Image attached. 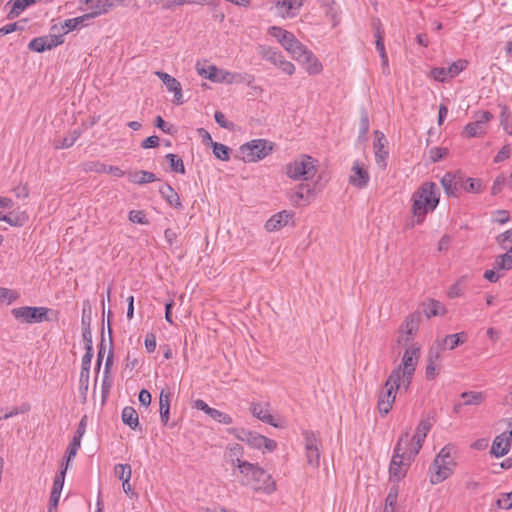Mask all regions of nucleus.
Returning a JSON list of instances; mask_svg holds the SVG:
<instances>
[{
    "label": "nucleus",
    "instance_id": "f257e3e1",
    "mask_svg": "<svg viewBox=\"0 0 512 512\" xmlns=\"http://www.w3.org/2000/svg\"><path fill=\"white\" fill-rule=\"evenodd\" d=\"M440 201V192L434 182H424L412 194L411 212L414 219L410 227L424 222L426 215L433 212Z\"/></svg>",
    "mask_w": 512,
    "mask_h": 512
},
{
    "label": "nucleus",
    "instance_id": "f03ea898",
    "mask_svg": "<svg viewBox=\"0 0 512 512\" xmlns=\"http://www.w3.org/2000/svg\"><path fill=\"white\" fill-rule=\"evenodd\" d=\"M408 431L403 433L398 439L392 459L389 464V476L390 480L398 483L407 474L410 463L414 460L416 455H409V448L403 447V444H407Z\"/></svg>",
    "mask_w": 512,
    "mask_h": 512
},
{
    "label": "nucleus",
    "instance_id": "7ed1b4c3",
    "mask_svg": "<svg viewBox=\"0 0 512 512\" xmlns=\"http://www.w3.org/2000/svg\"><path fill=\"white\" fill-rule=\"evenodd\" d=\"M420 358V349L414 345L405 349L401 363L394 368L390 375L404 383V391L407 392L412 383L418 360Z\"/></svg>",
    "mask_w": 512,
    "mask_h": 512
},
{
    "label": "nucleus",
    "instance_id": "20e7f679",
    "mask_svg": "<svg viewBox=\"0 0 512 512\" xmlns=\"http://www.w3.org/2000/svg\"><path fill=\"white\" fill-rule=\"evenodd\" d=\"M80 444H81V439L79 438V436H73V439L70 442V444L66 450L65 466L55 476L54 481H53L52 491H51L50 500H49L48 512H56V510H57L60 495H61L63 485H64L66 471L68 469L70 462L76 456L77 451L80 447Z\"/></svg>",
    "mask_w": 512,
    "mask_h": 512
},
{
    "label": "nucleus",
    "instance_id": "39448f33",
    "mask_svg": "<svg viewBox=\"0 0 512 512\" xmlns=\"http://www.w3.org/2000/svg\"><path fill=\"white\" fill-rule=\"evenodd\" d=\"M317 172V160L313 157L301 154L285 166V174L292 180H309Z\"/></svg>",
    "mask_w": 512,
    "mask_h": 512
},
{
    "label": "nucleus",
    "instance_id": "423d86ee",
    "mask_svg": "<svg viewBox=\"0 0 512 512\" xmlns=\"http://www.w3.org/2000/svg\"><path fill=\"white\" fill-rule=\"evenodd\" d=\"M244 473L246 484L251 485L254 491L271 494L276 491V483L258 464L251 463L250 468Z\"/></svg>",
    "mask_w": 512,
    "mask_h": 512
},
{
    "label": "nucleus",
    "instance_id": "0eeeda50",
    "mask_svg": "<svg viewBox=\"0 0 512 512\" xmlns=\"http://www.w3.org/2000/svg\"><path fill=\"white\" fill-rule=\"evenodd\" d=\"M399 390H404V383L397 380L395 375H389L378 395L377 407L381 415L385 416L390 412Z\"/></svg>",
    "mask_w": 512,
    "mask_h": 512
},
{
    "label": "nucleus",
    "instance_id": "6e6552de",
    "mask_svg": "<svg viewBox=\"0 0 512 512\" xmlns=\"http://www.w3.org/2000/svg\"><path fill=\"white\" fill-rule=\"evenodd\" d=\"M455 462L446 448L441 449L431 465L430 482L438 484L449 478L453 473Z\"/></svg>",
    "mask_w": 512,
    "mask_h": 512
},
{
    "label": "nucleus",
    "instance_id": "1a4fd4ad",
    "mask_svg": "<svg viewBox=\"0 0 512 512\" xmlns=\"http://www.w3.org/2000/svg\"><path fill=\"white\" fill-rule=\"evenodd\" d=\"M273 150L272 143L266 139L251 140L240 146L239 152L244 162H257L268 156Z\"/></svg>",
    "mask_w": 512,
    "mask_h": 512
},
{
    "label": "nucleus",
    "instance_id": "9d476101",
    "mask_svg": "<svg viewBox=\"0 0 512 512\" xmlns=\"http://www.w3.org/2000/svg\"><path fill=\"white\" fill-rule=\"evenodd\" d=\"M271 34L278 39L282 47L290 53L295 60L299 59L307 50L306 46L297 40L291 32L278 27H272Z\"/></svg>",
    "mask_w": 512,
    "mask_h": 512
},
{
    "label": "nucleus",
    "instance_id": "9b49d317",
    "mask_svg": "<svg viewBox=\"0 0 512 512\" xmlns=\"http://www.w3.org/2000/svg\"><path fill=\"white\" fill-rule=\"evenodd\" d=\"M271 34L278 39L282 47L290 53L295 60L299 59L307 50L306 46L297 40L291 32L278 27H272Z\"/></svg>",
    "mask_w": 512,
    "mask_h": 512
},
{
    "label": "nucleus",
    "instance_id": "f8f14e48",
    "mask_svg": "<svg viewBox=\"0 0 512 512\" xmlns=\"http://www.w3.org/2000/svg\"><path fill=\"white\" fill-rule=\"evenodd\" d=\"M271 34L278 39L282 47L290 53L295 60L299 59L307 50L306 46L297 40L291 32L278 27H272Z\"/></svg>",
    "mask_w": 512,
    "mask_h": 512
},
{
    "label": "nucleus",
    "instance_id": "ddd939ff",
    "mask_svg": "<svg viewBox=\"0 0 512 512\" xmlns=\"http://www.w3.org/2000/svg\"><path fill=\"white\" fill-rule=\"evenodd\" d=\"M212 70L217 74H211L209 76V80L216 83H242L245 82L248 86L252 87V89L262 92V88L260 86H252L254 82V76L251 74H241V73H232L228 70L219 69L216 66H212Z\"/></svg>",
    "mask_w": 512,
    "mask_h": 512
},
{
    "label": "nucleus",
    "instance_id": "4468645a",
    "mask_svg": "<svg viewBox=\"0 0 512 512\" xmlns=\"http://www.w3.org/2000/svg\"><path fill=\"white\" fill-rule=\"evenodd\" d=\"M49 311L50 309L47 307L22 306L13 308L11 314L21 323L32 324L48 321L47 314Z\"/></svg>",
    "mask_w": 512,
    "mask_h": 512
},
{
    "label": "nucleus",
    "instance_id": "2eb2a0df",
    "mask_svg": "<svg viewBox=\"0 0 512 512\" xmlns=\"http://www.w3.org/2000/svg\"><path fill=\"white\" fill-rule=\"evenodd\" d=\"M304 447L307 464L313 468L320 465V440L313 431H304Z\"/></svg>",
    "mask_w": 512,
    "mask_h": 512
},
{
    "label": "nucleus",
    "instance_id": "dca6fc26",
    "mask_svg": "<svg viewBox=\"0 0 512 512\" xmlns=\"http://www.w3.org/2000/svg\"><path fill=\"white\" fill-rule=\"evenodd\" d=\"M260 54L263 59L271 62L274 66L280 69L287 75H293L295 72V66L292 62L285 59L280 51H277L271 47H261Z\"/></svg>",
    "mask_w": 512,
    "mask_h": 512
},
{
    "label": "nucleus",
    "instance_id": "f3484780",
    "mask_svg": "<svg viewBox=\"0 0 512 512\" xmlns=\"http://www.w3.org/2000/svg\"><path fill=\"white\" fill-rule=\"evenodd\" d=\"M493 118L489 111H481L475 114V120L466 124L463 130L465 137H481L486 133V124Z\"/></svg>",
    "mask_w": 512,
    "mask_h": 512
},
{
    "label": "nucleus",
    "instance_id": "a211bd4d",
    "mask_svg": "<svg viewBox=\"0 0 512 512\" xmlns=\"http://www.w3.org/2000/svg\"><path fill=\"white\" fill-rule=\"evenodd\" d=\"M420 317L417 314L409 315L402 323L397 338L398 344L407 345L415 337L419 327Z\"/></svg>",
    "mask_w": 512,
    "mask_h": 512
},
{
    "label": "nucleus",
    "instance_id": "6ab92c4d",
    "mask_svg": "<svg viewBox=\"0 0 512 512\" xmlns=\"http://www.w3.org/2000/svg\"><path fill=\"white\" fill-rule=\"evenodd\" d=\"M64 42L63 35H44L40 37L33 38L29 44L28 48L31 51H35L38 53H42L46 50H50L61 45Z\"/></svg>",
    "mask_w": 512,
    "mask_h": 512
},
{
    "label": "nucleus",
    "instance_id": "aec40b11",
    "mask_svg": "<svg viewBox=\"0 0 512 512\" xmlns=\"http://www.w3.org/2000/svg\"><path fill=\"white\" fill-rule=\"evenodd\" d=\"M432 421L429 418L422 419L417 428L415 434L411 437V448H409V455H417L422 448L428 432L432 428Z\"/></svg>",
    "mask_w": 512,
    "mask_h": 512
},
{
    "label": "nucleus",
    "instance_id": "412c9836",
    "mask_svg": "<svg viewBox=\"0 0 512 512\" xmlns=\"http://www.w3.org/2000/svg\"><path fill=\"white\" fill-rule=\"evenodd\" d=\"M246 435V442L255 449H265L269 452L274 451L277 448L276 441L267 438L261 434L251 431H242Z\"/></svg>",
    "mask_w": 512,
    "mask_h": 512
},
{
    "label": "nucleus",
    "instance_id": "4be33fe9",
    "mask_svg": "<svg viewBox=\"0 0 512 512\" xmlns=\"http://www.w3.org/2000/svg\"><path fill=\"white\" fill-rule=\"evenodd\" d=\"M193 407L198 410L203 411L204 413H206L208 416H210L214 421H216L218 423H221L224 425H230L233 423V419L229 414L222 412L220 410H217L215 408L209 407L208 404L202 399L195 400Z\"/></svg>",
    "mask_w": 512,
    "mask_h": 512
},
{
    "label": "nucleus",
    "instance_id": "5701e85b",
    "mask_svg": "<svg viewBox=\"0 0 512 512\" xmlns=\"http://www.w3.org/2000/svg\"><path fill=\"white\" fill-rule=\"evenodd\" d=\"M296 61L304 67L305 71L309 75H318L323 70L322 63L314 55V53L309 49H307L303 53V55H301V57L299 59H297Z\"/></svg>",
    "mask_w": 512,
    "mask_h": 512
},
{
    "label": "nucleus",
    "instance_id": "b1692460",
    "mask_svg": "<svg viewBox=\"0 0 512 512\" xmlns=\"http://www.w3.org/2000/svg\"><path fill=\"white\" fill-rule=\"evenodd\" d=\"M375 161L376 164L381 168L385 169L387 166L386 160L388 157V150L386 149V139L382 132L375 131Z\"/></svg>",
    "mask_w": 512,
    "mask_h": 512
},
{
    "label": "nucleus",
    "instance_id": "393cba45",
    "mask_svg": "<svg viewBox=\"0 0 512 512\" xmlns=\"http://www.w3.org/2000/svg\"><path fill=\"white\" fill-rule=\"evenodd\" d=\"M250 411L254 417L263 421L264 423L272 425L273 427H279V425L275 422V418L270 413L269 404L253 402L250 405Z\"/></svg>",
    "mask_w": 512,
    "mask_h": 512
},
{
    "label": "nucleus",
    "instance_id": "a878e982",
    "mask_svg": "<svg viewBox=\"0 0 512 512\" xmlns=\"http://www.w3.org/2000/svg\"><path fill=\"white\" fill-rule=\"evenodd\" d=\"M293 218V213L288 212L287 210H283L274 214L271 218H269L265 223V229L268 232H274L280 230L285 227L289 221Z\"/></svg>",
    "mask_w": 512,
    "mask_h": 512
},
{
    "label": "nucleus",
    "instance_id": "bb28decb",
    "mask_svg": "<svg viewBox=\"0 0 512 512\" xmlns=\"http://www.w3.org/2000/svg\"><path fill=\"white\" fill-rule=\"evenodd\" d=\"M511 443L512 437H510L507 432H503L493 440L491 454L497 458L506 455L510 450Z\"/></svg>",
    "mask_w": 512,
    "mask_h": 512
},
{
    "label": "nucleus",
    "instance_id": "cd10ccee",
    "mask_svg": "<svg viewBox=\"0 0 512 512\" xmlns=\"http://www.w3.org/2000/svg\"><path fill=\"white\" fill-rule=\"evenodd\" d=\"M370 176L366 169L355 162L352 167V174L350 175V183L357 188H365L368 185Z\"/></svg>",
    "mask_w": 512,
    "mask_h": 512
},
{
    "label": "nucleus",
    "instance_id": "c85d7f7f",
    "mask_svg": "<svg viewBox=\"0 0 512 512\" xmlns=\"http://www.w3.org/2000/svg\"><path fill=\"white\" fill-rule=\"evenodd\" d=\"M304 0H278L276 7L282 16H294L295 11L303 5Z\"/></svg>",
    "mask_w": 512,
    "mask_h": 512
},
{
    "label": "nucleus",
    "instance_id": "c756f323",
    "mask_svg": "<svg viewBox=\"0 0 512 512\" xmlns=\"http://www.w3.org/2000/svg\"><path fill=\"white\" fill-rule=\"evenodd\" d=\"M456 181V178H455V175L452 174V172H448L446 174L443 175V177L441 178V185L444 189V192L445 194L448 196V197H459L460 193H458V189H457V182Z\"/></svg>",
    "mask_w": 512,
    "mask_h": 512
},
{
    "label": "nucleus",
    "instance_id": "7c9ffc66",
    "mask_svg": "<svg viewBox=\"0 0 512 512\" xmlns=\"http://www.w3.org/2000/svg\"><path fill=\"white\" fill-rule=\"evenodd\" d=\"M155 4L162 3V7L164 9H172L176 6H183L186 4L193 5H209L211 4L210 0H151Z\"/></svg>",
    "mask_w": 512,
    "mask_h": 512
},
{
    "label": "nucleus",
    "instance_id": "2f4dec72",
    "mask_svg": "<svg viewBox=\"0 0 512 512\" xmlns=\"http://www.w3.org/2000/svg\"><path fill=\"white\" fill-rule=\"evenodd\" d=\"M121 419L125 425L129 426L133 430H136L139 427L138 413L131 406H126L123 408Z\"/></svg>",
    "mask_w": 512,
    "mask_h": 512
},
{
    "label": "nucleus",
    "instance_id": "473e14b6",
    "mask_svg": "<svg viewBox=\"0 0 512 512\" xmlns=\"http://www.w3.org/2000/svg\"><path fill=\"white\" fill-rule=\"evenodd\" d=\"M159 192L171 206L182 209L179 195L170 185L166 184L160 187Z\"/></svg>",
    "mask_w": 512,
    "mask_h": 512
},
{
    "label": "nucleus",
    "instance_id": "72a5a7b5",
    "mask_svg": "<svg viewBox=\"0 0 512 512\" xmlns=\"http://www.w3.org/2000/svg\"><path fill=\"white\" fill-rule=\"evenodd\" d=\"M159 412L161 422L163 425H167L170 414V395L165 393L164 390L161 391L159 396Z\"/></svg>",
    "mask_w": 512,
    "mask_h": 512
},
{
    "label": "nucleus",
    "instance_id": "f704fd0d",
    "mask_svg": "<svg viewBox=\"0 0 512 512\" xmlns=\"http://www.w3.org/2000/svg\"><path fill=\"white\" fill-rule=\"evenodd\" d=\"M424 313L428 318L439 315L442 316L446 313V308L441 302L435 299H429L425 304Z\"/></svg>",
    "mask_w": 512,
    "mask_h": 512
},
{
    "label": "nucleus",
    "instance_id": "c9c22d12",
    "mask_svg": "<svg viewBox=\"0 0 512 512\" xmlns=\"http://www.w3.org/2000/svg\"><path fill=\"white\" fill-rule=\"evenodd\" d=\"M128 179L130 182L135 184H146L154 182L156 180V176L152 172L142 170L129 173Z\"/></svg>",
    "mask_w": 512,
    "mask_h": 512
},
{
    "label": "nucleus",
    "instance_id": "e433bc0d",
    "mask_svg": "<svg viewBox=\"0 0 512 512\" xmlns=\"http://www.w3.org/2000/svg\"><path fill=\"white\" fill-rule=\"evenodd\" d=\"M244 456V448L238 443H230L226 446V451L224 454L225 461H233V459L237 460L243 458Z\"/></svg>",
    "mask_w": 512,
    "mask_h": 512
},
{
    "label": "nucleus",
    "instance_id": "4c0bfd02",
    "mask_svg": "<svg viewBox=\"0 0 512 512\" xmlns=\"http://www.w3.org/2000/svg\"><path fill=\"white\" fill-rule=\"evenodd\" d=\"M461 398L464 405H480L485 400V394L480 391L463 392Z\"/></svg>",
    "mask_w": 512,
    "mask_h": 512
},
{
    "label": "nucleus",
    "instance_id": "58836bf2",
    "mask_svg": "<svg viewBox=\"0 0 512 512\" xmlns=\"http://www.w3.org/2000/svg\"><path fill=\"white\" fill-rule=\"evenodd\" d=\"M166 88L170 91V92H173L174 93V99H173V102L176 104V105H181L183 104V95H182V87H181V84L180 82L174 78L172 79L171 81H169V83H166Z\"/></svg>",
    "mask_w": 512,
    "mask_h": 512
},
{
    "label": "nucleus",
    "instance_id": "ea45409f",
    "mask_svg": "<svg viewBox=\"0 0 512 512\" xmlns=\"http://www.w3.org/2000/svg\"><path fill=\"white\" fill-rule=\"evenodd\" d=\"M398 492H399V488H398L397 484L393 485L390 488V490L386 496V499H385V509H384L385 512H394V507L397 503Z\"/></svg>",
    "mask_w": 512,
    "mask_h": 512
},
{
    "label": "nucleus",
    "instance_id": "a19ab883",
    "mask_svg": "<svg viewBox=\"0 0 512 512\" xmlns=\"http://www.w3.org/2000/svg\"><path fill=\"white\" fill-rule=\"evenodd\" d=\"M80 132L78 130H73L67 137L56 141L54 143V147L56 149H67L74 145L76 140L79 138Z\"/></svg>",
    "mask_w": 512,
    "mask_h": 512
},
{
    "label": "nucleus",
    "instance_id": "79ce46f5",
    "mask_svg": "<svg viewBox=\"0 0 512 512\" xmlns=\"http://www.w3.org/2000/svg\"><path fill=\"white\" fill-rule=\"evenodd\" d=\"M466 340V334L464 332L457 334L447 335L443 339V344L448 349L452 350L456 348L459 344L463 343Z\"/></svg>",
    "mask_w": 512,
    "mask_h": 512
},
{
    "label": "nucleus",
    "instance_id": "37998d69",
    "mask_svg": "<svg viewBox=\"0 0 512 512\" xmlns=\"http://www.w3.org/2000/svg\"><path fill=\"white\" fill-rule=\"evenodd\" d=\"M87 20L89 19L88 16H86L85 14L79 17L65 20L64 24L62 25V28L65 29L64 33H68L74 29H77L80 26H84Z\"/></svg>",
    "mask_w": 512,
    "mask_h": 512
},
{
    "label": "nucleus",
    "instance_id": "c03bdc74",
    "mask_svg": "<svg viewBox=\"0 0 512 512\" xmlns=\"http://www.w3.org/2000/svg\"><path fill=\"white\" fill-rule=\"evenodd\" d=\"M496 267L502 270L512 269V246L506 253L497 257Z\"/></svg>",
    "mask_w": 512,
    "mask_h": 512
},
{
    "label": "nucleus",
    "instance_id": "a18cd8bd",
    "mask_svg": "<svg viewBox=\"0 0 512 512\" xmlns=\"http://www.w3.org/2000/svg\"><path fill=\"white\" fill-rule=\"evenodd\" d=\"M212 148L216 158L222 161H228L230 159V149L226 145L215 142L212 143Z\"/></svg>",
    "mask_w": 512,
    "mask_h": 512
},
{
    "label": "nucleus",
    "instance_id": "49530a36",
    "mask_svg": "<svg viewBox=\"0 0 512 512\" xmlns=\"http://www.w3.org/2000/svg\"><path fill=\"white\" fill-rule=\"evenodd\" d=\"M114 473L122 482H124L131 479L132 469L129 464H117L114 467Z\"/></svg>",
    "mask_w": 512,
    "mask_h": 512
},
{
    "label": "nucleus",
    "instance_id": "de8ad7c7",
    "mask_svg": "<svg viewBox=\"0 0 512 512\" xmlns=\"http://www.w3.org/2000/svg\"><path fill=\"white\" fill-rule=\"evenodd\" d=\"M166 158L170 163L172 171L180 174H185V166L183 160L179 156L169 153L166 155Z\"/></svg>",
    "mask_w": 512,
    "mask_h": 512
},
{
    "label": "nucleus",
    "instance_id": "09e8293b",
    "mask_svg": "<svg viewBox=\"0 0 512 512\" xmlns=\"http://www.w3.org/2000/svg\"><path fill=\"white\" fill-rule=\"evenodd\" d=\"M112 385H113L112 374L103 373V378H102V383H101L102 402H105L106 399L108 398Z\"/></svg>",
    "mask_w": 512,
    "mask_h": 512
},
{
    "label": "nucleus",
    "instance_id": "8fccbe9b",
    "mask_svg": "<svg viewBox=\"0 0 512 512\" xmlns=\"http://www.w3.org/2000/svg\"><path fill=\"white\" fill-rule=\"evenodd\" d=\"M374 25H375V29H376V33H375L376 49L379 52L380 56L387 55L386 51H385V46H384L383 31L381 30V23H380V21H377V23H375Z\"/></svg>",
    "mask_w": 512,
    "mask_h": 512
},
{
    "label": "nucleus",
    "instance_id": "3c124183",
    "mask_svg": "<svg viewBox=\"0 0 512 512\" xmlns=\"http://www.w3.org/2000/svg\"><path fill=\"white\" fill-rule=\"evenodd\" d=\"M89 376L90 374L83 372H80L79 375V392L83 402L87 399Z\"/></svg>",
    "mask_w": 512,
    "mask_h": 512
},
{
    "label": "nucleus",
    "instance_id": "603ef678",
    "mask_svg": "<svg viewBox=\"0 0 512 512\" xmlns=\"http://www.w3.org/2000/svg\"><path fill=\"white\" fill-rule=\"evenodd\" d=\"M92 358H93V347L85 346V354L82 357L80 372L90 374V366H91Z\"/></svg>",
    "mask_w": 512,
    "mask_h": 512
},
{
    "label": "nucleus",
    "instance_id": "864d4df0",
    "mask_svg": "<svg viewBox=\"0 0 512 512\" xmlns=\"http://www.w3.org/2000/svg\"><path fill=\"white\" fill-rule=\"evenodd\" d=\"M483 189L482 182L480 179L466 178V185L464 191L468 193H480Z\"/></svg>",
    "mask_w": 512,
    "mask_h": 512
},
{
    "label": "nucleus",
    "instance_id": "5fc2aeb1",
    "mask_svg": "<svg viewBox=\"0 0 512 512\" xmlns=\"http://www.w3.org/2000/svg\"><path fill=\"white\" fill-rule=\"evenodd\" d=\"M464 293V278H461L456 283L450 286L447 295L449 298L454 299L462 296Z\"/></svg>",
    "mask_w": 512,
    "mask_h": 512
},
{
    "label": "nucleus",
    "instance_id": "6e6d98bb",
    "mask_svg": "<svg viewBox=\"0 0 512 512\" xmlns=\"http://www.w3.org/2000/svg\"><path fill=\"white\" fill-rule=\"evenodd\" d=\"M83 170L86 172L106 173L107 165L100 161H91L83 164Z\"/></svg>",
    "mask_w": 512,
    "mask_h": 512
},
{
    "label": "nucleus",
    "instance_id": "4d7b16f0",
    "mask_svg": "<svg viewBox=\"0 0 512 512\" xmlns=\"http://www.w3.org/2000/svg\"><path fill=\"white\" fill-rule=\"evenodd\" d=\"M82 337L86 347H93L92 334L90 330V320L86 321L85 317L82 316Z\"/></svg>",
    "mask_w": 512,
    "mask_h": 512
},
{
    "label": "nucleus",
    "instance_id": "13d9d810",
    "mask_svg": "<svg viewBox=\"0 0 512 512\" xmlns=\"http://www.w3.org/2000/svg\"><path fill=\"white\" fill-rule=\"evenodd\" d=\"M326 11L325 14L327 17H330L331 21L333 22V26L337 25L339 19H338V12L339 9L334 1H327L325 4Z\"/></svg>",
    "mask_w": 512,
    "mask_h": 512
},
{
    "label": "nucleus",
    "instance_id": "bf43d9fd",
    "mask_svg": "<svg viewBox=\"0 0 512 512\" xmlns=\"http://www.w3.org/2000/svg\"><path fill=\"white\" fill-rule=\"evenodd\" d=\"M496 506L499 509L509 510L512 508V491L509 493L500 494L496 501Z\"/></svg>",
    "mask_w": 512,
    "mask_h": 512
},
{
    "label": "nucleus",
    "instance_id": "052dcab7",
    "mask_svg": "<svg viewBox=\"0 0 512 512\" xmlns=\"http://www.w3.org/2000/svg\"><path fill=\"white\" fill-rule=\"evenodd\" d=\"M449 153L448 148L445 147H433L429 151L430 159L433 162H438L444 159Z\"/></svg>",
    "mask_w": 512,
    "mask_h": 512
},
{
    "label": "nucleus",
    "instance_id": "680f3d73",
    "mask_svg": "<svg viewBox=\"0 0 512 512\" xmlns=\"http://www.w3.org/2000/svg\"><path fill=\"white\" fill-rule=\"evenodd\" d=\"M304 185H299L295 190L289 192V199L293 205L299 206L301 201L306 199L303 193Z\"/></svg>",
    "mask_w": 512,
    "mask_h": 512
},
{
    "label": "nucleus",
    "instance_id": "e2e57ef3",
    "mask_svg": "<svg viewBox=\"0 0 512 512\" xmlns=\"http://www.w3.org/2000/svg\"><path fill=\"white\" fill-rule=\"evenodd\" d=\"M467 67L466 60H458L453 62L447 69L450 77L453 78L457 76L460 72H462Z\"/></svg>",
    "mask_w": 512,
    "mask_h": 512
},
{
    "label": "nucleus",
    "instance_id": "0e129e2a",
    "mask_svg": "<svg viewBox=\"0 0 512 512\" xmlns=\"http://www.w3.org/2000/svg\"><path fill=\"white\" fill-rule=\"evenodd\" d=\"M431 76L440 82H444L447 79H450V74L448 73V69L444 67H436L431 70Z\"/></svg>",
    "mask_w": 512,
    "mask_h": 512
},
{
    "label": "nucleus",
    "instance_id": "69168bd1",
    "mask_svg": "<svg viewBox=\"0 0 512 512\" xmlns=\"http://www.w3.org/2000/svg\"><path fill=\"white\" fill-rule=\"evenodd\" d=\"M504 186L508 187V179L503 175H499L494 180L493 186L491 188L492 194L497 195L498 193H500L502 191Z\"/></svg>",
    "mask_w": 512,
    "mask_h": 512
},
{
    "label": "nucleus",
    "instance_id": "338daca9",
    "mask_svg": "<svg viewBox=\"0 0 512 512\" xmlns=\"http://www.w3.org/2000/svg\"><path fill=\"white\" fill-rule=\"evenodd\" d=\"M228 464H230L233 467L238 468L239 473L241 475H244V473H247L246 471L248 468H250L251 463L248 461L243 460V458L240 459H233V461H226Z\"/></svg>",
    "mask_w": 512,
    "mask_h": 512
},
{
    "label": "nucleus",
    "instance_id": "774afa93",
    "mask_svg": "<svg viewBox=\"0 0 512 512\" xmlns=\"http://www.w3.org/2000/svg\"><path fill=\"white\" fill-rule=\"evenodd\" d=\"M29 410H30V405L28 403H23L19 407H14L9 412L4 413L3 417L9 419V418H11L13 416H16L18 414L26 413Z\"/></svg>",
    "mask_w": 512,
    "mask_h": 512
}]
</instances>
